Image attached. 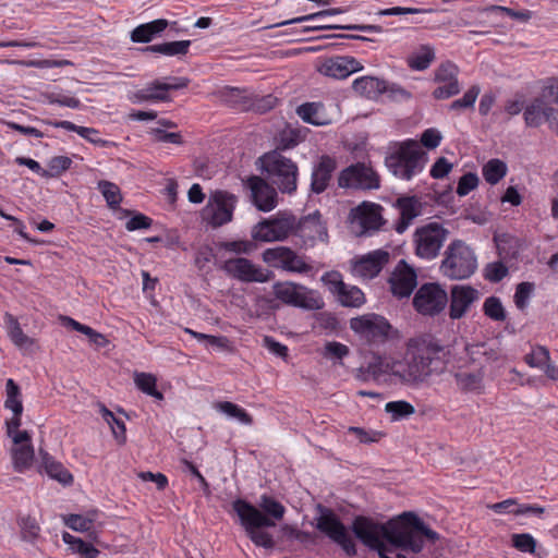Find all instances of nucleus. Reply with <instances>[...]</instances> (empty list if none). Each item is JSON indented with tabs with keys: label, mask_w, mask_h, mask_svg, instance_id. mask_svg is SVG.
<instances>
[{
	"label": "nucleus",
	"mask_w": 558,
	"mask_h": 558,
	"mask_svg": "<svg viewBox=\"0 0 558 558\" xmlns=\"http://www.w3.org/2000/svg\"><path fill=\"white\" fill-rule=\"evenodd\" d=\"M480 92L481 90L477 85L471 86L461 98L456 99L450 104L449 109L459 111L473 108Z\"/></svg>",
	"instance_id": "49"
},
{
	"label": "nucleus",
	"mask_w": 558,
	"mask_h": 558,
	"mask_svg": "<svg viewBox=\"0 0 558 558\" xmlns=\"http://www.w3.org/2000/svg\"><path fill=\"white\" fill-rule=\"evenodd\" d=\"M385 411L391 415L392 421H400L412 415L415 412V409L410 402L399 400L387 402Z\"/></svg>",
	"instance_id": "41"
},
{
	"label": "nucleus",
	"mask_w": 558,
	"mask_h": 558,
	"mask_svg": "<svg viewBox=\"0 0 558 558\" xmlns=\"http://www.w3.org/2000/svg\"><path fill=\"white\" fill-rule=\"evenodd\" d=\"M381 207L379 205H374L371 209L362 210L357 208L360 211V220L364 230H379L383 226V217L380 215Z\"/></svg>",
	"instance_id": "38"
},
{
	"label": "nucleus",
	"mask_w": 558,
	"mask_h": 558,
	"mask_svg": "<svg viewBox=\"0 0 558 558\" xmlns=\"http://www.w3.org/2000/svg\"><path fill=\"white\" fill-rule=\"evenodd\" d=\"M191 44H192L191 40L167 41V43L146 46V47L142 48L141 51L163 54V56H168V57L185 56L189 52V48H190Z\"/></svg>",
	"instance_id": "31"
},
{
	"label": "nucleus",
	"mask_w": 558,
	"mask_h": 558,
	"mask_svg": "<svg viewBox=\"0 0 558 558\" xmlns=\"http://www.w3.org/2000/svg\"><path fill=\"white\" fill-rule=\"evenodd\" d=\"M534 291V283L532 282H520L517 286L514 292V303L519 310H524L529 303V300Z\"/></svg>",
	"instance_id": "55"
},
{
	"label": "nucleus",
	"mask_w": 558,
	"mask_h": 558,
	"mask_svg": "<svg viewBox=\"0 0 558 558\" xmlns=\"http://www.w3.org/2000/svg\"><path fill=\"white\" fill-rule=\"evenodd\" d=\"M294 231L308 245H313L317 240L326 241L328 239L327 228L322 221L319 210H315L299 221L295 220Z\"/></svg>",
	"instance_id": "19"
},
{
	"label": "nucleus",
	"mask_w": 558,
	"mask_h": 558,
	"mask_svg": "<svg viewBox=\"0 0 558 558\" xmlns=\"http://www.w3.org/2000/svg\"><path fill=\"white\" fill-rule=\"evenodd\" d=\"M157 85V81L147 84V86L135 94V97L138 101H168L169 96H165L163 94H155L154 89H158L155 87Z\"/></svg>",
	"instance_id": "59"
},
{
	"label": "nucleus",
	"mask_w": 558,
	"mask_h": 558,
	"mask_svg": "<svg viewBox=\"0 0 558 558\" xmlns=\"http://www.w3.org/2000/svg\"><path fill=\"white\" fill-rule=\"evenodd\" d=\"M482 172L487 183L496 184L506 175L507 165L500 159H490Z\"/></svg>",
	"instance_id": "37"
},
{
	"label": "nucleus",
	"mask_w": 558,
	"mask_h": 558,
	"mask_svg": "<svg viewBox=\"0 0 558 558\" xmlns=\"http://www.w3.org/2000/svg\"><path fill=\"white\" fill-rule=\"evenodd\" d=\"M458 66L451 61H445L435 71L434 81L437 83H446L458 81Z\"/></svg>",
	"instance_id": "51"
},
{
	"label": "nucleus",
	"mask_w": 558,
	"mask_h": 558,
	"mask_svg": "<svg viewBox=\"0 0 558 558\" xmlns=\"http://www.w3.org/2000/svg\"><path fill=\"white\" fill-rule=\"evenodd\" d=\"M296 113L304 122L316 126L328 125L331 122L322 102L302 104L298 107Z\"/></svg>",
	"instance_id": "28"
},
{
	"label": "nucleus",
	"mask_w": 558,
	"mask_h": 558,
	"mask_svg": "<svg viewBox=\"0 0 558 558\" xmlns=\"http://www.w3.org/2000/svg\"><path fill=\"white\" fill-rule=\"evenodd\" d=\"M391 360L383 359L381 356H374L366 366H361L357 371V378L368 381L384 380L386 375H391L390 371Z\"/></svg>",
	"instance_id": "27"
},
{
	"label": "nucleus",
	"mask_w": 558,
	"mask_h": 558,
	"mask_svg": "<svg viewBox=\"0 0 558 558\" xmlns=\"http://www.w3.org/2000/svg\"><path fill=\"white\" fill-rule=\"evenodd\" d=\"M62 539L74 553L80 554L83 558H97L99 555V550L94 545L68 532L63 533Z\"/></svg>",
	"instance_id": "34"
},
{
	"label": "nucleus",
	"mask_w": 558,
	"mask_h": 558,
	"mask_svg": "<svg viewBox=\"0 0 558 558\" xmlns=\"http://www.w3.org/2000/svg\"><path fill=\"white\" fill-rule=\"evenodd\" d=\"M524 361L531 367L543 369L550 361L549 351L544 345H536L531 353L525 355Z\"/></svg>",
	"instance_id": "47"
},
{
	"label": "nucleus",
	"mask_w": 558,
	"mask_h": 558,
	"mask_svg": "<svg viewBox=\"0 0 558 558\" xmlns=\"http://www.w3.org/2000/svg\"><path fill=\"white\" fill-rule=\"evenodd\" d=\"M295 228V217L291 214L279 211L276 216L264 219L254 226L252 238L262 242L282 241L289 236Z\"/></svg>",
	"instance_id": "11"
},
{
	"label": "nucleus",
	"mask_w": 558,
	"mask_h": 558,
	"mask_svg": "<svg viewBox=\"0 0 558 558\" xmlns=\"http://www.w3.org/2000/svg\"><path fill=\"white\" fill-rule=\"evenodd\" d=\"M336 169L335 158L329 155L320 156L312 169L310 191L314 194L324 193L328 189Z\"/></svg>",
	"instance_id": "22"
},
{
	"label": "nucleus",
	"mask_w": 558,
	"mask_h": 558,
	"mask_svg": "<svg viewBox=\"0 0 558 558\" xmlns=\"http://www.w3.org/2000/svg\"><path fill=\"white\" fill-rule=\"evenodd\" d=\"M290 247L276 246L263 252V260L274 268H281Z\"/></svg>",
	"instance_id": "48"
},
{
	"label": "nucleus",
	"mask_w": 558,
	"mask_h": 558,
	"mask_svg": "<svg viewBox=\"0 0 558 558\" xmlns=\"http://www.w3.org/2000/svg\"><path fill=\"white\" fill-rule=\"evenodd\" d=\"M156 81H157V85L155 87H157L158 89H161V92H162L161 94H163L165 96H169L168 93L170 90L183 89V88L187 87V85L190 84V80L186 77H182V76L169 77L168 83H162L159 80H156Z\"/></svg>",
	"instance_id": "60"
},
{
	"label": "nucleus",
	"mask_w": 558,
	"mask_h": 558,
	"mask_svg": "<svg viewBox=\"0 0 558 558\" xmlns=\"http://www.w3.org/2000/svg\"><path fill=\"white\" fill-rule=\"evenodd\" d=\"M480 293L471 286L457 284L450 292L449 316L459 319L465 315L470 306L477 301Z\"/></svg>",
	"instance_id": "21"
},
{
	"label": "nucleus",
	"mask_w": 558,
	"mask_h": 558,
	"mask_svg": "<svg viewBox=\"0 0 558 558\" xmlns=\"http://www.w3.org/2000/svg\"><path fill=\"white\" fill-rule=\"evenodd\" d=\"M187 333L197 339L198 341H206L208 345L217 348L220 351L231 350V342L226 336H213L185 329Z\"/></svg>",
	"instance_id": "45"
},
{
	"label": "nucleus",
	"mask_w": 558,
	"mask_h": 558,
	"mask_svg": "<svg viewBox=\"0 0 558 558\" xmlns=\"http://www.w3.org/2000/svg\"><path fill=\"white\" fill-rule=\"evenodd\" d=\"M73 161L68 156H54L48 161V168L46 169V179L58 178L63 172L69 170Z\"/></svg>",
	"instance_id": "46"
},
{
	"label": "nucleus",
	"mask_w": 558,
	"mask_h": 558,
	"mask_svg": "<svg viewBox=\"0 0 558 558\" xmlns=\"http://www.w3.org/2000/svg\"><path fill=\"white\" fill-rule=\"evenodd\" d=\"M508 275L507 266L501 262L489 263L485 267L484 277L486 280L497 283Z\"/></svg>",
	"instance_id": "56"
},
{
	"label": "nucleus",
	"mask_w": 558,
	"mask_h": 558,
	"mask_svg": "<svg viewBox=\"0 0 558 558\" xmlns=\"http://www.w3.org/2000/svg\"><path fill=\"white\" fill-rule=\"evenodd\" d=\"M525 125L529 128H538L544 122L556 132L558 126V109L550 106L543 94L533 98L523 111Z\"/></svg>",
	"instance_id": "16"
},
{
	"label": "nucleus",
	"mask_w": 558,
	"mask_h": 558,
	"mask_svg": "<svg viewBox=\"0 0 558 558\" xmlns=\"http://www.w3.org/2000/svg\"><path fill=\"white\" fill-rule=\"evenodd\" d=\"M484 314L495 322H504L507 317L505 307L497 296H488L483 304Z\"/></svg>",
	"instance_id": "43"
},
{
	"label": "nucleus",
	"mask_w": 558,
	"mask_h": 558,
	"mask_svg": "<svg viewBox=\"0 0 558 558\" xmlns=\"http://www.w3.org/2000/svg\"><path fill=\"white\" fill-rule=\"evenodd\" d=\"M441 84L442 85L438 86L433 92V97L435 99H448L460 93V86L458 81H450Z\"/></svg>",
	"instance_id": "64"
},
{
	"label": "nucleus",
	"mask_w": 558,
	"mask_h": 558,
	"mask_svg": "<svg viewBox=\"0 0 558 558\" xmlns=\"http://www.w3.org/2000/svg\"><path fill=\"white\" fill-rule=\"evenodd\" d=\"M222 269L232 278L242 282H268L272 272L256 266L245 257L230 258L225 262Z\"/></svg>",
	"instance_id": "15"
},
{
	"label": "nucleus",
	"mask_w": 558,
	"mask_h": 558,
	"mask_svg": "<svg viewBox=\"0 0 558 558\" xmlns=\"http://www.w3.org/2000/svg\"><path fill=\"white\" fill-rule=\"evenodd\" d=\"M281 269L290 272L306 274L312 270V266L290 248Z\"/></svg>",
	"instance_id": "44"
},
{
	"label": "nucleus",
	"mask_w": 558,
	"mask_h": 558,
	"mask_svg": "<svg viewBox=\"0 0 558 558\" xmlns=\"http://www.w3.org/2000/svg\"><path fill=\"white\" fill-rule=\"evenodd\" d=\"M383 95H386L388 99L393 101L409 100L412 94L397 83H391L385 80V88Z\"/></svg>",
	"instance_id": "54"
},
{
	"label": "nucleus",
	"mask_w": 558,
	"mask_h": 558,
	"mask_svg": "<svg viewBox=\"0 0 558 558\" xmlns=\"http://www.w3.org/2000/svg\"><path fill=\"white\" fill-rule=\"evenodd\" d=\"M134 383L138 390L155 398L163 400V395L157 389V378L150 373H135Z\"/></svg>",
	"instance_id": "33"
},
{
	"label": "nucleus",
	"mask_w": 558,
	"mask_h": 558,
	"mask_svg": "<svg viewBox=\"0 0 558 558\" xmlns=\"http://www.w3.org/2000/svg\"><path fill=\"white\" fill-rule=\"evenodd\" d=\"M511 542L512 546L522 553L535 554L536 551V539L529 533L513 534Z\"/></svg>",
	"instance_id": "52"
},
{
	"label": "nucleus",
	"mask_w": 558,
	"mask_h": 558,
	"mask_svg": "<svg viewBox=\"0 0 558 558\" xmlns=\"http://www.w3.org/2000/svg\"><path fill=\"white\" fill-rule=\"evenodd\" d=\"M149 134L156 142L171 143L175 145L183 144L182 135L178 132H167L161 128H154L149 131Z\"/></svg>",
	"instance_id": "58"
},
{
	"label": "nucleus",
	"mask_w": 558,
	"mask_h": 558,
	"mask_svg": "<svg viewBox=\"0 0 558 558\" xmlns=\"http://www.w3.org/2000/svg\"><path fill=\"white\" fill-rule=\"evenodd\" d=\"M232 510L239 518V523L251 542L265 549L276 546L272 535L266 529L275 527L286 513V507L275 497L263 494L257 506L245 499L236 498L232 501Z\"/></svg>",
	"instance_id": "3"
},
{
	"label": "nucleus",
	"mask_w": 558,
	"mask_h": 558,
	"mask_svg": "<svg viewBox=\"0 0 558 558\" xmlns=\"http://www.w3.org/2000/svg\"><path fill=\"white\" fill-rule=\"evenodd\" d=\"M337 300L347 307H360L365 303V296L362 290L355 286L345 284L343 294H339Z\"/></svg>",
	"instance_id": "40"
},
{
	"label": "nucleus",
	"mask_w": 558,
	"mask_h": 558,
	"mask_svg": "<svg viewBox=\"0 0 558 558\" xmlns=\"http://www.w3.org/2000/svg\"><path fill=\"white\" fill-rule=\"evenodd\" d=\"M13 469L17 473H24L29 470L35 460V451L33 444H24L22 446H12L10 449Z\"/></svg>",
	"instance_id": "29"
},
{
	"label": "nucleus",
	"mask_w": 558,
	"mask_h": 558,
	"mask_svg": "<svg viewBox=\"0 0 558 558\" xmlns=\"http://www.w3.org/2000/svg\"><path fill=\"white\" fill-rule=\"evenodd\" d=\"M98 191L101 193L109 208L117 209L121 202L122 195L120 187L110 181L100 180L97 184Z\"/></svg>",
	"instance_id": "36"
},
{
	"label": "nucleus",
	"mask_w": 558,
	"mask_h": 558,
	"mask_svg": "<svg viewBox=\"0 0 558 558\" xmlns=\"http://www.w3.org/2000/svg\"><path fill=\"white\" fill-rule=\"evenodd\" d=\"M389 253L384 250H376L355 260L352 271L355 276L372 279L375 278L389 262Z\"/></svg>",
	"instance_id": "23"
},
{
	"label": "nucleus",
	"mask_w": 558,
	"mask_h": 558,
	"mask_svg": "<svg viewBox=\"0 0 558 558\" xmlns=\"http://www.w3.org/2000/svg\"><path fill=\"white\" fill-rule=\"evenodd\" d=\"M439 269L449 279H468L477 269V258L465 242L454 240L447 246Z\"/></svg>",
	"instance_id": "6"
},
{
	"label": "nucleus",
	"mask_w": 558,
	"mask_h": 558,
	"mask_svg": "<svg viewBox=\"0 0 558 558\" xmlns=\"http://www.w3.org/2000/svg\"><path fill=\"white\" fill-rule=\"evenodd\" d=\"M247 185L251 190L252 202L258 210L267 213L277 206L278 193L263 178L252 175L247 180Z\"/></svg>",
	"instance_id": "20"
},
{
	"label": "nucleus",
	"mask_w": 558,
	"mask_h": 558,
	"mask_svg": "<svg viewBox=\"0 0 558 558\" xmlns=\"http://www.w3.org/2000/svg\"><path fill=\"white\" fill-rule=\"evenodd\" d=\"M338 186L345 190H377L380 187L379 174L371 163L357 161L342 169L337 178Z\"/></svg>",
	"instance_id": "9"
},
{
	"label": "nucleus",
	"mask_w": 558,
	"mask_h": 558,
	"mask_svg": "<svg viewBox=\"0 0 558 558\" xmlns=\"http://www.w3.org/2000/svg\"><path fill=\"white\" fill-rule=\"evenodd\" d=\"M448 353L447 348L432 336L411 339L404 356L401 360H391V375L405 385L423 383L432 374L445 371Z\"/></svg>",
	"instance_id": "2"
},
{
	"label": "nucleus",
	"mask_w": 558,
	"mask_h": 558,
	"mask_svg": "<svg viewBox=\"0 0 558 558\" xmlns=\"http://www.w3.org/2000/svg\"><path fill=\"white\" fill-rule=\"evenodd\" d=\"M322 281L328 288V290L337 298L339 296V294H343L345 283L343 282L342 276L339 271H327L322 276Z\"/></svg>",
	"instance_id": "50"
},
{
	"label": "nucleus",
	"mask_w": 558,
	"mask_h": 558,
	"mask_svg": "<svg viewBox=\"0 0 558 558\" xmlns=\"http://www.w3.org/2000/svg\"><path fill=\"white\" fill-rule=\"evenodd\" d=\"M5 396L4 408L12 411L13 414H22L21 388L12 378H9L5 383Z\"/></svg>",
	"instance_id": "35"
},
{
	"label": "nucleus",
	"mask_w": 558,
	"mask_h": 558,
	"mask_svg": "<svg viewBox=\"0 0 558 558\" xmlns=\"http://www.w3.org/2000/svg\"><path fill=\"white\" fill-rule=\"evenodd\" d=\"M352 88L361 96L377 99L383 95L385 80L375 76H362L353 81Z\"/></svg>",
	"instance_id": "30"
},
{
	"label": "nucleus",
	"mask_w": 558,
	"mask_h": 558,
	"mask_svg": "<svg viewBox=\"0 0 558 558\" xmlns=\"http://www.w3.org/2000/svg\"><path fill=\"white\" fill-rule=\"evenodd\" d=\"M301 142V134L299 130L295 129H284L280 132L277 141V146L274 150H278L280 154L284 155V151L288 149H292L298 146Z\"/></svg>",
	"instance_id": "42"
},
{
	"label": "nucleus",
	"mask_w": 558,
	"mask_h": 558,
	"mask_svg": "<svg viewBox=\"0 0 558 558\" xmlns=\"http://www.w3.org/2000/svg\"><path fill=\"white\" fill-rule=\"evenodd\" d=\"M448 234L449 231L437 222L417 228L413 234L416 256L427 260L437 257Z\"/></svg>",
	"instance_id": "10"
},
{
	"label": "nucleus",
	"mask_w": 558,
	"mask_h": 558,
	"mask_svg": "<svg viewBox=\"0 0 558 558\" xmlns=\"http://www.w3.org/2000/svg\"><path fill=\"white\" fill-rule=\"evenodd\" d=\"M317 511L319 515L316 527L339 545L349 557H354L357 554L355 542L340 518L323 505L317 506Z\"/></svg>",
	"instance_id": "7"
},
{
	"label": "nucleus",
	"mask_w": 558,
	"mask_h": 558,
	"mask_svg": "<svg viewBox=\"0 0 558 558\" xmlns=\"http://www.w3.org/2000/svg\"><path fill=\"white\" fill-rule=\"evenodd\" d=\"M362 69L363 65L355 58L348 56L327 58L317 66L320 74L337 80L347 78Z\"/></svg>",
	"instance_id": "18"
},
{
	"label": "nucleus",
	"mask_w": 558,
	"mask_h": 558,
	"mask_svg": "<svg viewBox=\"0 0 558 558\" xmlns=\"http://www.w3.org/2000/svg\"><path fill=\"white\" fill-rule=\"evenodd\" d=\"M40 472L44 471L50 478L58 481L63 485H71L73 483V475L63 464L57 461L47 451L40 449Z\"/></svg>",
	"instance_id": "25"
},
{
	"label": "nucleus",
	"mask_w": 558,
	"mask_h": 558,
	"mask_svg": "<svg viewBox=\"0 0 558 558\" xmlns=\"http://www.w3.org/2000/svg\"><path fill=\"white\" fill-rule=\"evenodd\" d=\"M351 530L365 546L377 551L384 549V541H388L398 548L417 554L424 547L423 537L433 543L439 538L438 533L429 529L413 512H403L399 517V522L389 526L372 518L357 515L352 522Z\"/></svg>",
	"instance_id": "1"
},
{
	"label": "nucleus",
	"mask_w": 558,
	"mask_h": 558,
	"mask_svg": "<svg viewBox=\"0 0 558 558\" xmlns=\"http://www.w3.org/2000/svg\"><path fill=\"white\" fill-rule=\"evenodd\" d=\"M64 523L73 531L86 532L93 527L94 519L81 514H69L64 518Z\"/></svg>",
	"instance_id": "53"
},
{
	"label": "nucleus",
	"mask_w": 558,
	"mask_h": 558,
	"mask_svg": "<svg viewBox=\"0 0 558 558\" xmlns=\"http://www.w3.org/2000/svg\"><path fill=\"white\" fill-rule=\"evenodd\" d=\"M275 298L287 305L303 310H320L323 299L314 290L292 281H278L272 284Z\"/></svg>",
	"instance_id": "8"
},
{
	"label": "nucleus",
	"mask_w": 558,
	"mask_h": 558,
	"mask_svg": "<svg viewBox=\"0 0 558 558\" xmlns=\"http://www.w3.org/2000/svg\"><path fill=\"white\" fill-rule=\"evenodd\" d=\"M238 203V197L227 191L217 190L208 198L203 209V218L214 228L230 222Z\"/></svg>",
	"instance_id": "12"
},
{
	"label": "nucleus",
	"mask_w": 558,
	"mask_h": 558,
	"mask_svg": "<svg viewBox=\"0 0 558 558\" xmlns=\"http://www.w3.org/2000/svg\"><path fill=\"white\" fill-rule=\"evenodd\" d=\"M169 26L166 19H157L148 23L140 24L131 32V40L133 43L147 44L159 37Z\"/></svg>",
	"instance_id": "26"
},
{
	"label": "nucleus",
	"mask_w": 558,
	"mask_h": 558,
	"mask_svg": "<svg viewBox=\"0 0 558 558\" xmlns=\"http://www.w3.org/2000/svg\"><path fill=\"white\" fill-rule=\"evenodd\" d=\"M324 349V356L327 359L342 360L350 353L348 345L337 341L327 342Z\"/></svg>",
	"instance_id": "62"
},
{
	"label": "nucleus",
	"mask_w": 558,
	"mask_h": 558,
	"mask_svg": "<svg viewBox=\"0 0 558 558\" xmlns=\"http://www.w3.org/2000/svg\"><path fill=\"white\" fill-rule=\"evenodd\" d=\"M219 246L227 252L235 254H248L254 248V244L247 240L225 241Z\"/></svg>",
	"instance_id": "61"
},
{
	"label": "nucleus",
	"mask_w": 558,
	"mask_h": 558,
	"mask_svg": "<svg viewBox=\"0 0 558 558\" xmlns=\"http://www.w3.org/2000/svg\"><path fill=\"white\" fill-rule=\"evenodd\" d=\"M454 377L458 386L463 390H476L481 385V377L475 373L459 372Z\"/></svg>",
	"instance_id": "57"
},
{
	"label": "nucleus",
	"mask_w": 558,
	"mask_h": 558,
	"mask_svg": "<svg viewBox=\"0 0 558 558\" xmlns=\"http://www.w3.org/2000/svg\"><path fill=\"white\" fill-rule=\"evenodd\" d=\"M396 207L399 209L400 217L396 222V231L398 233H403L414 218L422 214V202L421 198L412 195V196H400L396 201Z\"/></svg>",
	"instance_id": "24"
},
{
	"label": "nucleus",
	"mask_w": 558,
	"mask_h": 558,
	"mask_svg": "<svg viewBox=\"0 0 558 558\" xmlns=\"http://www.w3.org/2000/svg\"><path fill=\"white\" fill-rule=\"evenodd\" d=\"M217 409L229 417L238 420L242 424L251 425L253 423L252 416L243 408L233 402H219L217 403Z\"/></svg>",
	"instance_id": "39"
},
{
	"label": "nucleus",
	"mask_w": 558,
	"mask_h": 558,
	"mask_svg": "<svg viewBox=\"0 0 558 558\" xmlns=\"http://www.w3.org/2000/svg\"><path fill=\"white\" fill-rule=\"evenodd\" d=\"M477 184H478L477 175L473 172H468L460 178V180L458 182V186H457V194L459 196H465L471 191L476 189Z\"/></svg>",
	"instance_id": "63"
},
{
	"label": "nucleus",
	"mask_w": 558,
	"mask_h": 558,
	"mask_svg": "<svg viewBox=\"0 0 558 558\" xmlns=\"http://www.w3.org/2000/svg\"><path fill=\"white\" fill-rule=\"evenodd\" d=\"M447 292L438 283H424L413 298V307L422 315L435 316L447 305Z\"/></svg>",
	"instance_id": "14"
},
{
	"label": "nucleus",
	"mask_w": 558,
	"mask_h": 558,
	"mask_svg": "<svg viewBox=\"0 0 558 558\" xmlns=\"http://www.w3.org/2000/svg\"><path fill=\"white\" fill-rule=\"evenodd\" d=\"M350 328L371 344L383 343L389 336L391 325L377 314H365L351 318Z\"/></svg>",
	"instance_id": "13"
},
{
	"label": "nucleus",
	"mask_w": 558,
	"mask_h": 558,
	"mask_svg": "<svg viewBox=\"0 0 558 558\" xmlns=\"http://www.w3.org/2000/svg\"><path fill=\"white\" fill-rule=\"evenodd\" d=\"M390 290L399 299L408 298L417 286V274L414 267L400 259L389 278Z\"/></svg>",
	"instance_id": "17"
},
{
	"label": "nucleus",
	"mask_w": 558,
	"mask_h": 558,
	"mask_svg": "<svg viewBox=\"0 0 558 558\" xmlns=\"http://www.w3.org/2000/svg\"><path fill=\"white\" fill-rule=\"evenodd\" d=\"M427 160L422 146L414 140H407L386 156L385 165L395 177L409 181L423 171Z\"/></svg>",
	"instance_id": "4"
},
{
	"label": "nucleus",
	"mask_w": 558,
	"mask_h": 558,
	"mask_svg": "<svg viewBox=\"0 0 558 558\" xmlns=\"http://www.w3.org/2000/svg\"><path fill=\"white\" fill-rule=\"evenodd\" d=\"M435 57V49L432 46L421 45L416 51L408 57L407 62L411 70L424 71L429 68Z\"/></svg>",
	"instance_id": "32"
},
{
	"label": "nucleus",
	"mask_w": 558,
	"mask_h": 558,
	"mask_svg": "<svg viewBox=\"0 0 558 558\" xmlns=\"http://www.w3.org/2000/svg\"><path fill=\"white\" fill-rule=\"evenodd\" d=\"M262 171L281 193L293 194L298 189L299 167L291 158L278 150H270L259 157Z\"/></svg>",
	"instance_id": "5"
}]
</instances>
